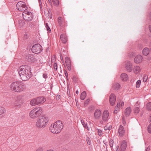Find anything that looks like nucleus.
Here are the masks:
<instances>
[{
  "instance_id": "nucleus-1",
  "label": "nucleus",
  "mask_w": 151,
  "mask_h": 151,
  "mask_svg": "<svg viewBox=\"0 0 151 151\" xmlns=\"http://www.w3.org/2000/svg\"><path fill=\"white\" fill-rule=\"evenodd\" d=\"M63 127V125L61 121L58 120L51 124L50 127V130L53 133L58 134L60 132Z\"/></svg>"
},
{
  "instance_id": "nucleus-2",
  "label": "nucleus",
  "mask_w": 151,
  "mask_h": 151,
  "mask_svg": "<svg viewBox=\"0 0 151 151\" xmlns=\"http://www.w3.org/2000/svg\"><path fill=\"white\" fill-rule=\"evenodd\" d=\"M25 88V86L22 82H14L12 83L10 85L11 89L15 92H20Z\"/></svg>"
},
{
  "instance_id": "nucleus-3",
  "label": "nucleus",
  "mask_w": 151,
  "mask_h": 151,
  "mask_svg": "<svg viewBox=\"0 0 151 151\" xmlns=\"http://www.w3.org/2000/svg\"><path fill=\"white\" fill-rule=\"evenodd\" d=\"M48 121V118L45 116L40 117L36 122V125L38 128L45 127L47 125Z\"/></svg>"
},
{
  "instance_id": "nucleus-4",
  "label": "nucleus",
  "mask_w": 151,
  "mask_h": 151,
  "mask_svg": "<svg viewBox=\"0 0 151 151\" xmlns=\"http://www.w3.org/2000/svg\"><path fill=\"white\" fill-rule=\"evenodd\" d=\"M43 112L42 108L40 107H37L32 110L29 115L32 118H35L39 116Z\"/></svg>"
},
{
  "instance_id": "nucleus-5",
  "label": "nucleus",
  "mask_w": 151,
  "mask_h": 151,
  "mask_svg": "<svg viewBox=\"0 0 151 151\" xmlns=\"http://www.w3.org/2000/svg\"><path fill=\"white\" fill-rule=\"evenodd\" d=\"M22 16L24 19L26 21H31L33 19V16L31 12L25 11L22 13Z\"/></svg>"
},
{
  "instance_id": "nucleus-6",
  "label": "nucleus",
  "mask_w": 151,
  "mask_h": 151,
  "mask_svg": "<svg viewBox=\"0 0 151 151\" xmlns=\"http://www.w3.org/2000/svg\"><path fill=\"white\" fill-rule=\"evenodd\" d=\"M31 68L30 66L27 65H22L19 67L18 70L19 74V75L24 73H25L29 71H31Z\"/></svg>"
},
{
  "instance_id": "nucleus-7",
  "label": "nucleus",
  "mask_w": 151,
  "mask_h": 151,
  "mask_svg": "<svg viewBox=\"0 0 151 151\" xmlns=\"http://www.w3.org/2000/svg\"><path fill=\"white\" fill-rule=\"evenodd\" d=\"M17 9L20 11H24L27 9L26 4L22 1H20L17 4Z\"/></svg>"
},
{
  "instance_id": "nucleus-8",
  "label": "nucleus",
  "mask_w": 151,
  "mask_h": 151,
  "mask_svg": "<svg viewBox=\"0 0 151 151\" xmlns=\"http://www.w3.org/2000/svg\"><path fill=\"white\" fill-rule=\"evenodd\" d=\"M42 50V47L40 44H37L33 45L32 48V52L35 54L40 53Z\"/></svg>"
},
{
  "instance_id": "nucleus-9",
  "label": "nucleus",
  "mask_w": 151,
  "mask_h": 151,
  "mask_svg": "<svg viewBox=\"0 0 151 151\" xmlns=\"http://www.w3.org/2000/svg\"><path fill=\"white\" fill-rule=\"evenodd\" d=\"M19 76L21 79L22 81H26L32 77V74L31 72V71H29L28 73L27 72L26 73H24L20 75Z\"/></svg>"
},
{
  "instance_id": "nucleus-10",
  "label": "nucleus",
  "mask_w": 151,
  "mask_h": 151,
  "mask_svg": "<svg viewBox=\"0 0 151 151\" xmlns=\"http://www.w3.org/2000/svg\"><path fill=\"white\" fill-rule=\"evenodd\" d=\"M26 59L29 62L37 63H41V61L40 60L38 61L36 58H35L34 56L31 54L27 55L26 56Z\"/></svg>"
},
{
  "instance_id": "nucleus-11",
  "label": "nucleus",
  "mask_w": 151,
  "mask_h": 151,
  "mask_svg": "<svg viewBox=\"0 0 151 151\" xmlns=\"http://www.w3.org/2000/svg\"><path fill=\"white\" fill-rule=\"evenodd\" d=\"M59 25L61 27H65L67 26V22H65L64 19L60 17H59L58 18Z\"/></svg>"
},
{
  "instance_id": "nucleus-12",
  "label": "nucleus",
  "mask_w": 151,
  "mask_h": 151,
  "mask_svg": "<svg viewBox=\"0 0 151 151\" xmlns=\"http://www.w3.org/2000/svg\"><path fill=\"white\" fill-rule=\"evenodd\" d=\"M102 120L104 122H107L109 119V113L107 110H105L103 112L102 117Z\"/></svg>"
},
{
  "instance_id": "nucleus-13",
  "label": "nucleus",
  "mask_w": 151,
  "mask_h": 151,
  "mask_svg": "<svg viewBox=\"0 0 151 151\" xmlns=\"http://www.w3.org/2000/svg\"><path fill=\"white\" fill-rule=\"evenodd\" d=\"M116 100V96L114 94L111 93L109 96V102L111 105H114Z\"/></svg>"
},
{
  "instance_id": "nucleus-14",
  "label": "nucleus",
  "mask_w": 151,
  "mask_h": 151,
  "mask_svg": "<svg viewBox=\"0 0 151 151\" xmlns=\"http://www.w3.org/2000/svg\"><path fill=\"white\" fill-rule=\"evenodd\" d=\"M125 67L127 70L129 72H131L132 69V64L130 62L127 61L125 64Z\"/></svg>"
},
{
  "instance_id": "nucleus-15",
  "label": "nucleus",
  "mask_w": 151,
  "mask_h": 151,
  "mask_svg": "<svg viewBox=\"0 0 151 151\" xmlns=\"http://www.w3.org/2000/svg\"><path fill=\"white\" fill-rule=\"evenodd\" d=\"M101 111L100 110H96L94 113V116L95 118L96 119H99L101 116Z\"/></svg>"
},
{
  "instance_id": "nucleus-16",
  "label": "nucleus",
  "mask_w": 151,
  "mask_h": 151,
  "mask_svg": "<svg viewBox=\"0 0 151 151\" xmlns=\"http://www.w3.org/2000/svg\"><path fill=\"white\" fill-rule=\"evenodd\" d=\"M142 57L140 55H137L134 59V62L137 63L138 64L140 63L142 61Z\"/></svg>"
},
{
  "instance_id": "nucleus-17",
  "label": "nucleus",
  "mask_w": 151,
  "mask_h": 151,
  "mask_svg": "<svg viewBox=\"0 0 151 151\" xmlns=\"http://www.w3.org/2000/svg\"><path fill=\"white\" fill-rule=\"evenodd\" d=\"M118 132L119 136L120 137H122L124 133V130L123 127L120 125L118 129Z\"/></svg>"
},
{
  "instance_id": "nucleus-18",
  "label": "nucleus",
  "mask_w": 151,
  "mask_h": 151,
  "mask_svg": "<svg viewBox=\"0 0 151 151\" xmlns=\"http://www.w3.org/2000/svg\"><path fill=\"white\" fill-rule=\"evenodd\" d=\"M141 71V69L139 66H135L134 67L133 69V73L137 74L140 73Z\"/></svg>"
},
{
  "instance_id": "nucleus-19",
  "label": "nucleus",
  "mask_w": 151,
  "mask_h": 151,
  "mask_svg": "<svg viewBox=\"0 0 151 151\" xmlns=\"http://www.w3.org/2000/svg\"><path fill=\"white\" fill-rule=\"evenodd\" d=\"M38 104H43L46 101V99L43 96L39 97L36 98Z\"/></svg>"
},
{
  "instance_id": "nucleus-20",
  "label": "nucleus",
  "mask_w": 151,
  "mask_h": 151,
  "mask_svg": "<svg viewBox=\"0 0 151 151\" xmlns=\"http://www.w3.org/2000/svg\"><path fill=\"white\" fill-rule=\"evenodd\" d=\"M127 146V142L125 141L124 140L121 142L120 147L121 151H124L126 148Z\"/></svg>"
},
{
  "instance_id": "nucleus-21",
  "label": "nucleus",
  "mask_w": 151,
  "mask_h": 151,
  "mask_svg": "<svg viewBox=\"0 0 151 151\" xmlns=\"http://www.w3.org/2000/svg\"><path fill=\"white\" fill-rule=\"evenodd\" d=\"M60 39L63 43H65L67 41V38L66 35L64 34H61L60 36Z\"/></svg>"
},
{
  "instance_id": "nucleus-22",
  "label": "nucleus",
  "mask_w": 151,
  "mask_h": 151,
  "mask_svg": "<svg viewBox=\"0 0 151 151\" xmlns=\"http://www.w3.org/2000/svg\"><path fill=\"white\" fill-rule=\"evenodd\" d=\"M121 78L123 81H126L128 79V76L126 73H123L121 75Z\"/></svg>"
},
{
  "instance_id": "nucleus-23",
  "label": "nucleus",
  "mask_w": 151,
  "mask_h": 151,
  "mask_svg": "<svg viewBox=\"0 0 151 151\" xmlns=\"http://www.w3.org/2000/svg\"><path fill=\"white\" fill-rule=\"evenodd\" d=\"M14 104L16 106H20L22 104V101L20 98H18L15 101Z\"/></svg>"
},
{
  "instance_id": "nucleus-24",
  "label": "nucleus",
  "mask_w": 151,
  "mask_h": 151,
  "mask_svg": "<svg viewBox=\"0 0 151 151\" xmlns=\"http://www.w3.org/2000/svg\"><path fill=\"white\" fill-rule=\"evenodd\" d=\"M131 111V109L130 107H127L125 110L124 114L126 116H128Z\"/></svg>"
},
{
  "instance_id": "nucleus-25",
  "label": "nucleus",
  "mask_w": 151,
  "mask_h": 151,
  "mask_svg": "<svg viewBox=\"0 0 151 151\" xmlns=\"http://www.w3.org/2000/svg\"><path fill=\"white\" fill-rule=\"evenodd\" d=\"M30 104L32 106H34L38 105L36 98L32 99L30 101Z\"/></svg>"
},
{
  "instance_id": "nucleus-26",
  "label": "nucleus",
  "mask_w": 151,
  "mask_h": 151,
  "mask_svg": "<svg viewBox=\"0 0 151 151\" xmlns=\"http://www.w3.org/2000/svg\"><path fill=\"white\" fill-rule=\"evenodd\" d=\"M120 87V85L119 83H115L113 84L112 88L115 90H117Z\"/></svg>"
},
{
  "instance_id": "nucleus-27",
  "label": "nucleus",
  "mask_w": 151,
  "mask_h": 151,
  "mask_svg": "<svg viewBox=\"0 0 151 151\" xmlns=\"http://www.w3.org/2000/svg\"><path fill=\"white\" fill-rule=\"evenodd\" d=\"M150 50L149 48L145 47L142 50V53L145 55H148L149 52Z\"/></svg>"
},
{
  "instance_id": "nucleus-28",
  "label": "nucleus",
  "mask_w": 151,
  "mask_h": 151,
  "mask_svg": "<svg viewBox=\"0 0 151 151\" xmlns=\"http://www.w3.org/2000/svg\"><path fill=\"white\" fill-rule=\"evenodd\" d=\"M5 112L6 110L5 108L3 107H0V118H1L2 116H3L4 113Z\"/></svg>"
},
{
  "instance_id": "nucleus-29",
  "label": "nucleus",
  "mask_w": 151,
  "mask_h": 151,
  "mask_svg": "<svg viewBox=\"0 0 151 151\" xmlns=\"http://www.w3.org/2000/svg\"><path fill=\"white\" fill-rule=\"evenodd\" d=\"M86 92L84 91L81 94V99L82 100H84L86 96Z\"/></svg>"
},
{
  "instance_id": "nucleus-30",
  "label": "nucleus",
  "mask_w": 151,
  "mask_h": 151,
  "mask_svg": "<svg viewBox=\"0 0 151 151\" xmlns=\"http://www.w3.org/2000/svg\"><path fill=\"white\" fill-rule=\"evenodd\" d=\"M65 61L66 65L71 64V62L70 59L66 57L65 58Z\"/></svg>"
},
{
  "instance_id": "nucleus-31",
  "label": "nucleus",
  "mask_w": 151,
  "mask_h": 151,
  "mask_svg": "<svg viewBox=\"0 0 151 151\" xmlns=\"http://www.w3.org/2000/svg\"><path fill=\"white\" fill-rule=\"evenodd\" d=\"M134 111L135 114H138L139 111V107L137 106L135 107L134 109Z\"/></svg>"
},
{
  "instance_id": "nucleus-32",
  "label": "nucleus",
  "mask_w": 151,
  "mask_h": 151,
  "mask_svg": "<svg viewBox=\"0 0 151 151\" xmlns=\"http://www.w3.org/2000/svg\"><path fill=\"white\" fill-rule=\"evenodd\" d=\"M146 108L148 110H151V102H149L147 104L146 106Z\"/></svg>"
},
{
  "instance_id": "nucleus-33",
  "label": "nucleus",
  "mask_w": 151,
  "mask_h": 151,
  "mask_svg": "<svg viewBox=\"0 0 151 151\" xmlns=\"http://www.w3.org/2000/svg\"><path fill=\"white\" fill-rule=\"evenodd\" d=\"M52 1L55 5L57 6L59 5V3L58 0H52Z\"/></svg>"
},
{
  "instance_id": "nucleus-34",
  "label": "nucleus",
  "mask_w": 151,
  "mask_h": 151,
  "mask_svg": "<svg viewBox=\"0 0 151 151\" xmlns=\"http://www.w3.org/2000/svg\"><path fill=\"white\" fill-rule=\"evenodd\" d=\"M45 25L47 31L48 32H51V29L49 26L48 23H46L45 24Z\"/></svg>"
},
{
  "instance_id": "nucleus-35",
  "label": "nucleus",
  "mask_w": 151,
  "mask_h": 151,
  "mask_svg": "<svg viewBox=\"0 0 151 151\" xmlns=\"http://www.w3.org/2000/svg\"><path fill=\"white\" fill-rule=\"evenodd\" d=\"M141 81L140 80H138L136 82V87L137 88H139L140 87Z\"/></svg>"
},
{
  "instance_id": "nucleus-36",
  "label": "nucleus",
  "mask_w": 151,
  "mask_h": 151,
  "mask_svg": "<svg viewBox=\"0 0 151 151\" xmlns=\"http://www.w3.org/2000/svg\"><path fill=\"white\" fill-rule=\"evenodd\" d=\"M90 101V99L89 98H88L84 102V106H86L88 104H89V102Z\"/></svg>"
},
{
  "instance_id": "nucleus-37",
  "label": "nucleus",
  "mask_w": 151,
  "mask_h": 151,
  "mask_svg": "<svg viewBox=\"0 0 151 151\" xmlns=\"http://www.w3.org/2000/svg\"><path fill=\"white\" fill-rule=\"evenodd\" d=\"M81 122L82 124L83 125V127L84 128H86V129L88 128L87 124H85V123L84 122L83 120H81Z\"/></svg>"
},
{
  "instance_id": "nucleus-38",
  "label": "nucleus",
  "mask_w": 151,
  "mask_h": 151,
  "mask_svg": "<svg viewBox=\"0 0 151 151\" xmlns=\"http://www.w3.org/2000/svg\"><path fill=\"white\" fill-rule=\"evenodd\" d=\"M148 79V77L146 75H145L144 76L143 78V81L144 82H146Z\"/></svg>"
},
{
  "instance_id": "nucleus-39",
  "label": "nucleus",
  "mask_w": 151,
  "mask_h": 151,
  "mask_svg": "<svg viewBox=\"0 0 151 151\" xmlns=\"http://www.w3.org/2000/svg\"><path fill=\"white\" fill-rule=\"evenodd\" d=\"M147 130L149 133H151V123L148 125Z\"/></svg>"
},
{
  "instance_id": "nucleus-40",
  "label": "nucleus",
  "mask_w": 151,
  "mask_h": 151,
  "mask_svg": "<svg viewBox=\"0 0 151 151\" xmlns=\"http://www.w3.org/2000/svg\"><path fill=\"white\" fill-rule=\"evenodd\" d=\"M53 68L54 70H55V71H56L57 70V64L56 63H54L53 65Z\"/></svg>"
},
{
  "instance_id": "nucleus-41",
  "label": "nucleus",
  "mask_w": 151,
  "mask_h": 151,
  "mask_svg": "<svg viewBox=\"0 0 151 151\" xmlns=\"http://www.w3.org/2000/svg\"><path fill=\"white\" fill-rule=\"evenodd\" d=\"M113 141L112 139H110L109 141V144L110 146L111 147L113 145Z\"/></svg>"
},
{
  "instance_id": "nucleus-42",
  "label": "nucleus",
  "mask_w": 151,
  "mask_h": 151,
  "mask_svg": "<svg viewBox=\"0 0 151 151\" xmlns=\"http://www.w3.org/2000/svg\"><path fill=\"white\" fill-rule=\"evenodd\" d=\"M72 81L73 83L74 84L76 83V77L75 76H74L72 79Z\"/></svg>"
},
{
  "instance_id": "nucleus-43",
  "label": "nucleus",
  "mask_w": 151,
  "mask_h": 151,
  "mask_svg": "<svg viewBox=\"0 0 151 151\" xmlns=\"http://www.w3.org/2000/svg\"><path fill=\"white\" fill-rule=\"evenodd\" d=\"M97 132L99 135L100 136H101L102 134V131L101 130L98 129Z\"/></svg>"
},
{
  "instance_id": "nucleus-44",
  "label": "nucleus",
  "mask_w": 151,
  "mask_h": 151,
  "mask_svg": "<svg viewBox=\"0 0 151 151\" xmlns=\"http://www.w3.org/2000/svg\"><path fill=\"white\" fill-rule=\"evenodd\" d=\"M29 26L31 28H32L34 27L35 25L33 22H31L29 23Z\"/></svg>"
},
{
  "instance_id": "nucleus-45",
  "label": "nucleus",
  "mask_w": 151,
  "mask_h": 151,
  "mask_svg": "<svg viewBox=\"0 0 151 151\" xmlns=\"http://www.w3.org/2000/svg\"><path fill=\"white\" fill-rule=\"evenodd\" d=\"M67 68L68 70L70 71L71 69V64H68L66 65Z\"/></svg>"
},
{
  "instance_id": "nucleus-46",
  "label": "nucleus",
  "mask_w": 151,
  "mask_h": 151,
  "mask_svg": "<svg viewBox=\"0 0 151 151\" xmlns=\"http://www.w3.org/2000/svg\"><path fill=\"white\" fill-rule=\"evenodd\" d=\"M87 143L88 145H90L91 144V141L90 139L89 138H87Z\"/></svg>"
},
{
  "instance_id": "nucleus-47",
  "label": "nucleus",
  "mask_w": 151,
  "mask_h": 151,
  "mask_svg": "<svg viewBox=\"0 0 151 151\" xmlns=\"http://www.w3.org/2000/svg\"><path fill=\"white\" fill-rule=\"evenodd\" d=\"M43 77L45 79H46L47 78V74L45 73H43Z\"/></svg>"
},
{
  "instance_id": "nucleus-48",
  "label": "nucleus",
  "mask_w": 151,
  "mask_h": 151,
  "mask_svg": "<svg viewBox=\"0 0 151 151\" xmlns=\"http://www.w3.org/2000/svg\"><path fill=\"white\" fill-rule=\"evenodd\" d=\"M122 121L123 123L124 124H125L126 123V122L125 121V117L124 116H122Z\"/></svg>"
},
{
  "instance_id": "nucleus-49",
  "label": "nucleus",
  "mask_w": 151,
  "mask_h": 151,
  "mask_svg": "<svg viewBox=\"0 0 151 151\" xmlns=\"http://www.w3.org/2000/svg\"><path fill=\"white\" fill-rule=\"evenodd\" d=\"M28 36L27 34H25L24 35L23 37V38L24 39H26L28 38Z\"/></svg>"
},
{
  "instance_id": "nucleus-50",
  "label": "nucleus",
  "mask_w": 151,
  "mask_h": 151,
  "mask_svg": "<svg viewBox=\"0 0 151 151\" xmlns=\"http://www.w3.org/2000/svg\"><path fill=\"white\" fill-rule=\"evenodd\" d=\"M57 100H59L60 98V96L59 95H57L56 97Z\"/></svg>"
},
{
  "instance_id": "nucleus-51",
  "label": "nucleus",
  "mask_w": 151,
  "mask_h": 151,
  "mask_svg": "<svg viewBox=\"0 0 151 151\" xmlns=\"http://www.w3.org/2000/svg\"><path fill=\"white\" fill-rule=\"evenodd\" d=\"M148 121L149 122H151V113L150 115Z\"/></svg>"
},
{
  "instance_id": "nucleus-52",
  "label": "nucleus",
  "mask_w": 151,
  "mask_h": 151,
  "mask_svg": "<svg viewBox=\"0 0 151 151\" xmlns=\"http://www.w3.org/2000/svg\"><path fill=\"white\" fill-rule=\"evenodd\" d=\"M140 103L139 102V101H137L136 102L135 104V106H139L140 104Z\"/></svg>"
},
{
  "instance_id": "nucleus-53",
  "label": "nucleus",
  "mask_w": 151,
  "mask_h": 151,
  "mask_svg": "<svg viewBox=\"0 0 151 151\" xmlns=\"http://www.w3.org/2000/svg\"><path fill=\"white\" fill-rule=\"evenodd\" d=\"M36 151H42V149L41 148H38Z\"/></svg>"
},
{
  "instance_id": "nucleus-54",
  "label": "nucleus",
  "mask_w": 151,
  "mask_h": 151,
  "mask_svg": "<svg viewBox=\"0 0 151 151\" xmlns=\"http://www.w3.org/2000/svg\"><path fill=\"white\" fill-rule=\"evenodd\" d=\"M64 74H65V76H68V73L65 70L64 71Z\"/></svg>"
},
{
  "instance_id": "nucleus-55",
  "label": "nucleus",
  "mask_w": 151,
  "mask_h": 151,
  "mask_svg": "<svg viewBox=\"0 0 151 151\" xmlns=\"http://www.w3.org/2000/svg\"><path fill=\"white\" fill-rule=\"evenodd\" d=\"M108 129V126H106L104 127V129L105 130H106L107 129Z\"/></svg>"
},
{
  "instance_id": "nucleus-56",
  "label": "nucleus",
  "mask_w": 151,
  "mask_h": 151,
  "mask_svg": "<svg viewBox=\"0 0 151 151\" xmlns=\"http://www.w3.org/2000/svg\"><path fill=\"white\" fill-rule=\"evenodd\" d=\"M112 128V126H109L108 127V129L109 130H110Z\"/></svg>"
},
{
  "instance_id": "nucleus-57",
  "label": "nucleus",
  "mask_w": 151,
  "mask_h": 151,
  "mask_svg": "<svg viewBox=\"0 0 151 151\" xmlns=\"http://www.w3.org/2000/svg\"><path fill=\"white\" fill-rule=\"evenodd\" d=\"M150 148L149 147H147L146 150V151H150Z\"/></svg>"
},
{
  "instance_id": "nucleus-58",
  "label": "nucleus",
  "mask_w": 151,
  "mask_h": 151,
  "mask_svg": "<svg viewBox=\"0 0 151 151\" xmlns=\"http://www.w3.org/2000/svg\"><path fill=\"white\" fill-rule=\"evenodd\" d=\"M115 109L114 111V113L116 114L117 113V110L116 109V107H115Z\"/></svg>"
},
{
  "instance_id": "nucleus-59",
  "label": "nucleus",
  "mask_w": 151,
  "mask_h": 151,
  "mask_svg": "<svg viewBox=\"0 0 151 151\" xmlns=\"http://www.w3.org/2000/svg\"><path fill=\"white\" fill-rule=\"evenodd\" d=\"M116 106H117V107H119V106H120V103H117Z\"/></svg>"
},
{
  "instance_id": "nucleus-60",
  "label": "nucleus",
  "mask_w": 151,
  "mask_h": 151,
  "mask_svg": "<svg viewBox=\"0 0 151 151\" xmlns=\"http://www.w3.org/2000/svg\"><path fill=\"white\" fill-rule=\"evenodd\" d=\"M124 105V103L122 102L121 104V107L123 106Z\"/></svg>"
},
{
  "instance_id": "nucleus-61",
  "label": "nucleus",
  "mask_w": 151,
  "mask_h": 151,
  "mask_svg": "<svg viewBox=\"0 0 151 151\" xmlns=\"http://www.w3.org/2000/svg\"><path fill=\"white\" fill-rule=\"evenodd\" d=\"M115 107H116V109L117 110V111H119L120 109L119 108V107H117V106H116Z\"/></svg>"
},
{
  "instance_id": "nucleus-62",
  "label": "nucleus",
  "mask_w": 151,
  "mask_h": 151,
  "mask_svg": "<svg viewBox=\"0 0 151 151\" xmlns=\"http://www.w3.org/2000/svg\"><path fill=\"white\" fill-rule=\"evenodd\" d=\"M149 29L150 30V31L151 33V25H150L149 26Z\"/></svg>"
},
{
  "instance_id": "nucleus-63",
  "label": "nucleus",
  "mask_w": 151,
  "mask_h": 151,
  "mask_svg": "<svg viewBox=\"0 0 151 151\" xmlns=\"http://www.w3.org/2000/svg\"><path fill=\"white\" fill-rule=\"evenodd\" d=\"M149 15H150V19L151 20V13H150V14H149Z\"/></svg>"
},
{
  "instance_id": "nucleus-64",
  "label": "nucleus",
  "mask_w": 151,
  "mask_h": 151,
  "mask_svg": "<svg viewBox=\"0 0 151 151\" xmlns=\"http://www.w3.org/2000/svg\"><path fill=\"white\" fill-rule=\"evenodd\" d=\"M47 151H54L53 150H47Z\"/></svg>"
}]
</instances>
